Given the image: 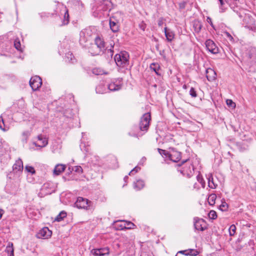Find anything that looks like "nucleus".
Here are the masks:
<instances>
[{
  "instance_id": "4c0bfd02",
  "label": "nucleus",
  "mask_w": 256,
  "mask_h": 256,
  "mask_svg": "<svg viewBox=\"0 0 256 256\" xmlns=\"http://www.w3.org/2000/svg\"><path fill=\"white\" fill-rule=\"evenodd\" d=\"M188 252L186 253L188 256H196L198 254V252L196 250L190 249L188 250Z\"/></svg>"
},
{
  "instance_id": "6e6d98bb",
  "label": "nucleus",
  "mask_w": 256,
  "mask_h": 256,
  "mask_svg": "<svg viewBox=\"0 0 256 256\" xmlns=\"http://www.w3.org/2000/svg\"><path fill=\"white\" fill-rule=\"evenodd\" d=\"M188 252V250H181V251H179L178 252V253H180V254H184L185 256H188V254H186V253Z\"/></svg>"
},
{
  "instance_id": "37998d69",
  "label": "nucleus",
  "mask_w": 256,
  "mask_h": 256,
  "mask_svg": "<svg viewBox=\"0 0 256 256\" xmlns=\"http://www.w3.org/2000/svg\"><path fill=\"white\" fill-rule=\"evenodd\" d=\"M72 170L78 173L82 172V168L80 166H75L74 168H72Z\"/></svg>"
},
{
  "instance_id": "e2e57ef3",
  "label": "nucleus",
  "mask_w": 256,
  "mask_h": 256,
  "mask_svg": "<svg viewBox=\"0 0 256 256\" xmlns=\"http://www.w3.org/2000/svg\"><path fill=\"white\" fill-rule=\"evenodd\" d=\"M182 87L184 89H186V84L184 85Z\"/></svg>"
},
{
  "instance_id": "603ef678",
  "label": "nucleus",
  "mask_w": 256,
  "mask_h": 256,
  "mask_svg": "<svg viewBox=\"0 0 256 256\" xmlns=\"http://www.w3.org/2000/svg\"><path fill=\"white\" fill-rule=\"evenodd\" d=\"M139 27L142 30H144L146 27V24H144V22H142L140 24Z\"/></svg>"
},
{
  "instance_id": "f3484780",
  "label": "nucleus",
  "mask_w": 256,
  "mask_h": 256,
  "mask_svg": "<svg viewBox=\"0 0 256 256\" xmlns=\"http://www.w3.org/2000/svg\"><path fill=\"white\" fill-rule=\"evenodd\" d=\"M110 46L109 48L108 46L105 48L104 53L108 58H112L114 54V44L111 43Z\"/></svg>"
},
{
  "instance_id": "5701e85b",
  "label": "nucleus",
  "mask_w": 256,
  "mask_h": 256,
  "mask_svg": "<svg viewBox=\"0 0 256 256\" xmlns=\"http://www.w3.org/2000/svg\"><path fill=\"white\" fill-rule=\"evenodd\" d=\"M64 8L65 10V12H64V19L62 20V24H61V26L67 25L69 23V21H70V20H69L70 16H69L68 10L67 9L66 6H64Z\"/></svg>"
},
{
  "instance_id": "0e129e2a",
  "label": "nucleus",
  "mask_w": 256,
  "mask_h": 256,
  "mask_svg": "<svg viewBox=\"0 0 256 256\" xmlns=\"http://www.w3.org/2000/svg\"><path fill=\"white\" fill-rule=\"evenodd\" d=\"M46 188V184H44L43 186V188Z\"/></svg>"
},
{
  "instance_id": "a878e982",
  "label": "nucleus",
  "mask_w": 256,
  "mask_h": 256,
  "mask_svg": "<svg viewBox=\"0 0 256 256\" xmlns=\"http://www.w3.org/2000/svg\"><path fill=\"white\" fill-rule=\"evenodd\" d=\"M144 182L142 180H138L134 184V188L137 190L142 188L144 186Z\"/></svg>"
},
{
  "instance_id": "f03ea898",
  "label": "nucleus",
  "mask_w": 256,
  "mask_h": 256,
  "mask_svg": "<svg viewBox=\"0 0 256 256\" xmlns=\"http://www.w3.org/2000/svg\"><path fill=\"white\" fill-rule=\"evenodd\" d=\"M92 202L88 199L78 197L74 203V206L78 208L92 210Z\"/></svg>"
},
{
  "instance_id": "7ed1b4c3",
  "label": "nucleus",
  "mask_w": 256,
  "mask_h": 256,
  "mask_svg": "<svg viewBox=\"0 0 256 256\" xmlns=\"http://www.w3.org/2000/svg\"><path fill=\"white\" fill-rule=\"evenodd\" d=\"M186 164L182 167V170H180V172L188 178H190L194 173V168L191 162L188 160H183L182 164Z\"/></svg>"
},
{
  "instance_id": "79ce46f5",
  "label": "nucleus",
  "mask_w": 256,
  "mask_h": 256,
  "mask_svg": "<svg viewBox=\"0 0 256 256\" xmlns=\"http://www.w3.org/2000/svg\"><path fill=\"white\" fill-rule=\"evenodd\" d=\"M22 136H23V140L26 141L28 138V136H30V131L28 130H26V131H24L23 132H22Z\"/></svg>"
},
{
  "instance_id": "2eb2a0df",
  "label": "nucleus",
  "mask_w": 256,
  "mask_h": 256,
  "mask_svg": "<svg viewBox=\"0 0 256 256\" xmlns=\"http://www.w3.org/2000/svg\"><path fill=\"white\" fill-rule=\"evenodd\" d=\"M38 140L40 141V144H36V143L34 142V144H35V146H36L44 148L48 144V142L46 138L45 137H44L42 134L38 135Z\"/></svg>"
},
{
  "instance_id": "f257e3e1",
  "label": "nucleus",
  "mask_w": 256,
  "mask_h": 256,
  "mask_svg": "<svg viewBox=\"0 0 256 256\" xmlns=\"http://www.w3.org/2000/svg\"><path fill=\"white\" fill-rule=\"evenodd\" d=\"M130 56L128 52L122 51L114 56V60L118 67L127 68L129 65Z\"/></svg>"
},
{
  "instance_id": "7c9ffc66",
  "label": "nucleus",
  "mask_w": 256,
  "mask_h": 256,
  "mask_svg": "<svg viewBox=\"0 0 256 256\" xmlns=\"http://www.w3.org/2000/svg\"><path fill=\"white\" fill-rule=\"evenodd\" d=\"M14 46L17 50L20 52L22 51V48L21 47L20 40L18 38H16L15 39L14 42Z\"/></svg>"
},
{
  "instance_id": "c756f323",
  "label": "nucleus",
  "mask_w": 256,
  "mask_h": 256,
  "mask_svg": "<svg viewBox=\"0 0 256 256\" xmlns=\"http://www.w3.org/2000/svg\"><path fill=\"white\" fill-rule=\"evenodd\" d=\"M66 216V213L64 211H62L55 218V220L60 222Z\"/></svg>"
},
{
  "instance_id": "6e6552de",
  "label": "nucleus",
  "mask_w": 256,
  "mask_h": 256,
  "mask_svg": "<svg viewBox=\"0 0 256 256\" xmlns=\"http://www.w3.org/2000/svg\"><path fill=\"white\" fill-rule=\"evenodd\" d=\"M91 254L94 256H105L110 254V249L108 247L92 249Z\"/></svg>"
},
{
  "instance_id": "dca6fc26",
  "label": "nucleus",
  "mask_w": 256,
  "mask_h": 256,
  "mask_svg": "<svg viewBox=\"0 0 256 256\" xmlns=\"http://www.w3.org/2000/svg\"><path fill=\"white\" fill-rule=\"evenodd\" d=\"M206 76L208 81H212L216 78V74L214 70L209 68L206 70Z\"/></svg>"
},
{
  "instance_id": "473e14b6",
  "label": "nucleus",
  "mask_w": 256,
  "mask_h": 256,
  "mask_svg": "<svg viewBox=\"0 0 256 256\" xmlns=\"http://www.w3.org/2000/svg\"><path fill=\"white\" fill-rule=\"evenodd\" d=\"M158 151L162 156H165L166 158H168L170 152L160 148H158Z\"/></svg>"
},
{
  "instance_id": "3c124183",
  "label": "nucleus",
  "mask_w": 256,
  "mask_h": 256,
  "mask_svg": "<svg viewBox=\"0 0 256 256\" xmlns=\"http://www.w3.org/2000/svg\"><path fill=\"white\" fill-rule=\"evenodd\" d=\"M218 1L220 2V9L221 10L220 12H224L222 6L224 4V2L223 0H218Z\"/></svg>"
},
{
  "instance_id": "39448f33",
  "label": "nucleus",
  "mask_w": 256,
  "mask_h": 256,
  "mask_svg": "<svg viewBox=\"0 0 256 256\" xmlns=\"http://www.w3.org/2000/svg\"><path fill=\"white\" fill-rule=\"evenodd\" d=\"M151 120V116L150 112L143 114L140 118L139 128L142 131H147L149 127L150 122Z\"/></svg>"
},
{
  "instance_id": "8fccbe9b",
  "label": "nucleus",
  "mask_w": 256,
  "mask_h": 256,
  "mask_svg": "<svg viewBox=\"0 0 256 256\" xmlns=\"http://www.w3.org/2000/svg\"><path fill=\"white\" fill-rule=\"evenodd\" d=\"M186 5V2H182L179 4V8L180 9H184L185 8Z\"/></svg>"
},
{
  "instance_id": "f704fd0d",
  "label": "nucleus",
  "mask_w": 256,
  "mask_h": 256,
  "mask_svg": "<svg viewBox=\"0 0 256 256\" xmlns=\"http://www.w3.org/2000/svg\"><path fill=\"white\" fill-rule=\"evenodd\" d=\"M197 180L202 184V188H204L205 186V182L204 178L202 177V176L200 174H198L196 176Z\"/></svg>"
},
{
  "instance_id": "c03bdc74",
  "label": "nucleus",
  "mask_w": 256,
  "mask_h": 256,
  "mask_svg": "<svg viewBox=\"0 0 256 256\" xmlns=\"http://www.w3.org/2000/svg\"><path fill=\"white\" fill-rule=\"evenodd\" d=\"M54 14H56V13H52V14H50V13H46V12H42L40 14V16L42 18H44V17H48L50 16H54Z\"/></svg>"
},
{
  "instance_id": "ddd939ff",
  "label": "nucleus",
  "mask_w": 256,
  "mask_h": 256,
  "mask_svg": "<svg viewBox=\"0 0 256 256\" xmlns=\"http://www.w3.org/2000/svg\"><path fill=\"white\" fill-rule=\"evenodd\" d=\"M94 44L99 48L103 52L105 50V42L103 39L101 38L100 36H96L94 39Z\"/></svg>"
},
{
  "instance_id": "72a5a7b5",
  "label": "nucleus",
  "mask_w": 256,
  "mask_h": 256,
  "mask_svg": "<svg viewBox=\"0 0 256 256\" xmlns=\"http://www.w3.org/2000/svg\"><path fill=\"white\" fill-rule=\"evenodd\" d=\"M73 58L74 56L70 52H68L66 54V58L68 59V62L74 63V59Z\"/></svg>"
},
{
  "instance_id": "20e7f679",
  "label": "nucleus",
  "mask_w": 256,
  "mask_h": 256,
  "mask_svg": "<svg viewBox=\"0 0 256 256\" xmlns=\"http://www.w3.org/2000/svg\"><path fill=\"white\" fill-rule=\"evenodd\" d=\"M92 32L88 29H84L80 33V44L83 47L86 46V43L89 42Z\"/></svg>"
},
{
  "instance_id": "4be33fe9",
  "label": "nucleus",
  "mask_w": 256,
  "mask_h": 256,
  "mask_svg": "<svg viewBox=\"0 0 256 256\" xmlns=\"http://www.w3.org/2000/svg\"><path fill=\"white\" fill-rule=\"evenodd\" d=\"M124 225H120V229H132L134 228L136 225L132 222H128V221H124Z\"/></svg>"
},
{
  "instance_id": "bf43d9fd",
  "label": "nucleus",
  "mask_w": 256,
  "mask_h": 256,
  "mask_svg": "<svg viewBox=\"0 0 256 256\" xmlns=\"http://www.w3.org/2000/svg\"><path fill=\"white\" fill-rule=\"evenodd\" d=\"M82 146H84V144H83L82 142V143L80 144V148H81V149H82Z\"/></svg>"
},
{
  "instance_id": "338daca9",
  "label": "nucleus",
  "mask_w": 256,
  "mask_h": 256,
  "mask_svg": "<svg viewBox=\"0 0 256 256\" xmlns=\"http://www.w3.org/2000/svg\"><path fill=\"white\" fill-rule=\"evenodd\" d=\"M86 151L88 152V148L86 149Z\"/></svg>"
},
{
  "instance_id": "aec40b11",
  "label": "nucleus",
  "mask_w": 256,
  "mask_h": 256,
  "mask_svg": "<svg viewBox=\"0 0 256 256\" xmlns=\"http://www.w3.org/2000/svg\"><path fill=\"white\" fill-rule=\"evenodd\" d=\"M202 28L201 22L198 20H195L193 22V28L195 32L198 33Z\"/></svg>"
},
{
  "instance_id": "9b49d317",
  "label": "nucleus",
  "mask_w": 256,
  "mask_h": 256,
  "mask_svg": "<svg viewBox=\"0 0 256 256\" xmlns=\"http://www.w3.org/2000/svg\"><path fill=\"white\" fill-rule=\"evenodd\" d=\"M168 158L173 162H176L181 159V153L172 148L170 152Z\"/></svg>"
},
{
  "instance_id": "412c9836",
  "label": "nucleus",
  "mask_w": 256,
  "mask_h": 256,
  "mask_svg": "<svg viewBox=\"0 0 256 256\" xmlns=\"http://www.w3.org/2000/svg\"><path fill=\"white\" fill-rule=\"evenodd\" d=\"M122 88V85L112 82L108 85V88L110 91H116L120 90Z\"/></svg>"
},
{
  "instance_id": "052dcab7",
  "label": "nucleus",
  "mask_w": 256,
  "mask_h": 256,
  "mask_svg": "<svg viewBox=\"0 0 256 256\" xmlns=\"http://www.w3.org/2000/svg\"><path fill=\"white\" fill-rule=\"evenodd\" d=\"M128 178V176H124V180L125 182H126V180H127Z\"/></svg>"
},
{
  "instance_id": "cd10ccee",
  "label": "nucleus",
  "mask_w": 256,
  "mask_h": 256,
  "mask_svg": "<svg viewBox=\"0 0 256 256\" xmlns=\"http://www.w3.org/2000/svg\"><path fill=\"white\" fill-rule=\"evenodd\" d=\"M216 196L214 194H210L208 198V202L210 205L213 206L215 204Z\"/></svg>"
},
{
  "instance_id": "2f4dec72",
  "label": "nucleus",
  "mask_w": 256,
  "mask_h": 256,
  "mask_svg": "<svg viewBox=\"0 0 256 256\" xmlns=\"http://www.w3.org/2000/svg\"><path fill=\"white\" fill-rule=\"evenodd\" d=\"M208 186L211 188H216V184L214 182V180L212 176H210L208 178Z\"/></svg>"
},
{
  "instance_id": "1a4fd4ad",
  "label": "nucleus",
  "mask_w": 256,
  "mask_h": 256,
  "mask_svg": "<svg viewBox=\"0 0 256 256\" xmlns=\"http://www.w3.org/2000/svg\"><path fill=\"white\" fill-rule=\"evenodd\" d=\"M52 232L48 227H44L39 230L36 234V237L38 238L46 239L50 238Z\"/></svg>"
},
{
  "instance_id": "9d476101",
  "label": "nucleus",
  "mask_w": 256,
  "mask_h": 256,
  "mask_svg": "<svg viewBox=\"0 0 256 256\" xmlns=\"http://www.w3.org/2000/svg\"><path fill=\"white\" fill-rule=\"evenodd\" d=\"M207 50L213 54H216L218 52V48L211 40H208L205 42Z\"/></svg>"
},
{
  "instance_id": "4468645a",
  "label": "nucleus",
  "mask_w": 256,
  "mask_h": 256,
  "mask_svg": "<svg viewBox=\"0 0 256 256\" xmlns=\"http://www.w3.org/2000/svg\"><path fill=\"white\" fill-rule=\"evenodd\" d=\"M23 170V163L20 159L16 160L12 166V170L14 173L20 172Z\"/></svg>"
},
{
  "instance_id": "b1692460",
  "label": "nucleus",
  "mask_w": 256,
  "mask_h": 256,
  "mask_svg": "<svg viewBox=\"0 0 256 256\" xmlns=\"http://www.w3.org/2000/svg\"><path fill=\"white\" fill-rule=\"evenodd\" d=\"M150 68L151 70L154 72L158 76H160V74L159 72L160 67L158 64L152 63L150 64Z\"/></svg>"
},
{
  "instance_id": "423d86ee",
  "label": "nucleus",
  "mask_w": 256,
  "mask_h": 256,
  "mask_svg": "<svg viewBox=\"0 0 256 256\" xmlns=\"http://www.w3.org/2000/svg\"><path fill=\"white\" fill-rule=\"evenodd\" d=\"M42 84V80L39 76H34L30 80V85L34 91L37 90Z\"/></svg>"
},
{
  "instance_id": "bb28decb",
  "label": "nucleus",
  "mask_w": 256,
  "mask_h": 256,
  "mask_svg": "<svg viewBox=\"0 0 256 256\" xmlns=\"http://www.w3.org/2000/svg\"><path fill=\"white\" fill-rule=\"evenodd\" d=\"M6 250L9 254L8 256H14L12 243H8V246L6 248Z\"/></svg>"
},
{
  "instance_id": "864d4df0",
  "label": "nucleus",
  "mask_w": 256,
  "mask_h": 256,
  "mask_svg": "<svg viewBox=\"0 0 256 256\" xmlns=\"http://www.w3.org/2000/svg\"><path fill=\"white\" fill-rule=\"evenodd\" d=\"M163 24H164V22H163L162 18L159 19L158 21V26H162Z\"/></svg>"
},
{
  "instance_id": "680f3d73",
  "label": "nucleus",
  "mask_w": 256,
  "mask_h": 256,
  "mask_svg": "<svg viewBox=\"0 0 256 256\" xmlns=\"http://www.w3.org/2000/svg\"><path fill=\"white\" fill-rule=\"evenodd\" d=\"M2 212H0V219H1V218H2Z\"/></svg>"
},
{
  "instance_id": "13d9d810",
  "label": "nucleus",
  "mask_w": 256,
  "mask_h": 256,
  "mask_svg": "<svg viewBox=\"0 0 256 256\" xmlns=\"http://www.w3.org/2000/svg\"><path fill=\"white\" fill-rule=\"evenodd\" d=\"M226 36L230 40L233 39V38L232 37V36L230 35V34L229 32H226Z\"/></svg>"
},
{
  "instance_id": "09e8293b",
  "label": "nucleus",
  "mask_w": 256,
  "mask_h": 256,
  "mask_svg": "<svg viewBox=\"0 0 256 256\" xmlns=\"http://www.w3.org/2000/svg\"><path fill=\"white\" fill-rule=\"evenodd\" d=\"M206 21L208 23L210 24V25L212 26V27L215 30V27L214 25L212 24V20L210 17H208L206 18Z\"/></svg>"
},
{
  "instance_id": "a18cd8bd",
  "label": "nucleus",
  "mask_w": 256,
  "mask_h": 256,
  "mask_svg": "<svg viewBox=\"0 0 256 256\" xmlns=\"http://www.w3.org/2000/svg\"><path fill=\"white\" fill-rule=\"evenodd\" d=\"M26 170L30 173L34 174L35 172L34 168L32 166H26Z\"/></svg>"
},
{
  "instance_id": "6ab92c4d",
  "label": "nucleus",
  "mask_w": 256,
  "mask_h": 256,
  "mask_svg": "<svg viewBox=\"0 0 256 256\" xmlns=\"http://www.w3.org/2000/svg\"><path fill=\"white\" fill-rule=\"evenodd\" d=\"M66 168V166L62 164H58L54 170V174L58 176L63 172Z\"/></svg>"
},
{
  "instance_id": "4d7b16f0",
  "label": "nucleus",
  "mask_w": 256,
  "mask_h": 256,
  "mask_svg": "<svg viewBox=\"0 0 256 256\" xmlns=\"http://www.w3.org/2000/svg\"><path fill=\"white\" fill-rule=\"evenodd\" d=\"M100 86H98L97 87H96V90L97 93H102V92L100 90Z\"/></svg>"
},
{
  "instance_id": "5fc2aeb1",
  "label": "nucleus",
  "mask_w": 256,
  "mask_h": 256,
  "mask_svg": "<svg viewBox=\"0 0 256 256\" xmlns=\"http://www.w3.org/2000/svg\"><path fill=\"white\" fill-rule=\"evenodd\" d=\"M128 135L131 136H134V137H138V134L136 133H132V132H128Z\"/></svg>"
},
{
  "instance_id": "e433bc0d",
  "label": "nucleus",
  "mask_w": 256,
  "mask_h": 256,
  "mask_svg": "<svg viewBox=\"0 0 256 256\" xmlns=\"http://www.w3.org/2000/svg\"><path fill=\"white\" fill-rule=\"evenodd\" d=\"M236 232V226L234 224H232L229 228V232L230 236L234 235Z\"/></svg>"
},
{
  "instance_id": "a211bd4d",
  "label": "nucleus",
  "mask_w": 256,
  "mask_h": 256,
  "mask_svg": "<svg viewBox=\"0 0 256 256\" xmlns=\"http://www.w3.org/2000/svg\"><path fill=\"white\" fill-rule=\"evenodd\" d=\"M164 31L166 40L169 42H171L174 38V32L170 30H168L166 27L164 28Z\"/></svg>"
},
{
  "instance_id": "c9c22d12",
  "label": "nucleus",
  "mask_w": 256,
  "mask_h": 256,
  "mask_svg": "<svg viewBox=\"0 0 256 256\" xmlns=\"http://www.w3.org/2000/svg\"><path fill=\"white\" fill-rule=\"evenodd\" d=\"M220 209L222 211H226L228 209V204L224 201L222 202L220 206Z\"/></svg>"
},
{
  "instance_id": "f8f14e48",
  "label": "nucleus",
  "mask_w": 256,
  "mask_h": 256,
  "mask_svg": "<svg viewBox=\"0 0 256 256\" xmlns=\"http://www.w3.org/2000/svg\"><path fill=\"white\" fill-rule=\"evenodd\" d=\"M88 52L93 56L100 55L104 53L94 44L88 48Z\"/></svg>"
},
{
  "instance_id": "a19ab883",
  "label": "nucleus",
  "mask_w": 256,
  "mask_h": 256,
  "mask_svg": "<svg viewBox=\"0 0 256 256\" xmlns=\"http://www.w3.org/2000/svg\"><path fill=\"white\" fill-rule=\"evenodd\" d=\"M140 168L136 166L135 168H134L128 174V175L132 176L134 175L136 172H138L139 170H140Z\"/></svg>"
},
{
  "instance_id": "49530a36",
  "label": "nucleus",
  "mask_w": 256,
  "mask_h": 256,
  "mask_svg": "<svg viewBox=\"0 0 256 256\" xmlns=\"http://www.w3.org/2000/svg\"><path fill=\"white\" fill-rule=\"evenodd\" d=\"M4 126V119L2 116H0V128L2 130H4V128H3V126Z\"/></svg>"
},
{
  "instance_id": "de8ad7c7",
  "label": "nucleus",
  "mask_w": 256,
  "mask_h": 256,
  "mask_svg": "<svg viewBox=\"0 0 256 256\" xmlns=\"http://www.w3.org/2000/svg\"><path fill=\"white\" fill-rule=\"evenodd\" d=\"M226 104L228 106H234L235 104L232 102L231 100H226Z\"/></svg>"
},
{
  "instance_id": "0eeeda50",
  "label": "nucleus",
  "mask_w": 256,
  "mask_h": 256,
  "mask_svg": "<svg viewBox=\"0 0 256 256\" xmlns=\"http://www.w3.org/2000/svg\"><path fill=\"white\" fill-rule=\"evenodd\" d=\"M194 226L196 230L200 231H204L207 228L206 221L198 218H194Z\"/></svg>"
},
{
  "instance_id": "393cba45",
  "label": "nucleus",
  "mask_w": 256,
  "mask_h": 256,
  "mask_svg": "<svg viewBox=\"0 0 256 256\" xmlns=\"http://www.w3.org/2000/svg\"><path fill=\"white\" fill-rule=\"evenodd\" d=\"M110 26L112 30L114 32H117L119 30V26L118 24L112 21L111 19L110 20Z\"/></svg>"
},
{
  "instance_id": "69168bd1",
  "label": "nucleus",
  "mask_w": 256,
  "mask_h": 256,
  "mask_svg": "<svg viewBox=\"0 0 256 256\" xmlns=\"http://www.w3.org/2000/svg\"><path fill=\"white\" fill-rule=\"evenodd\" d=\"M239 16L242 18V16L241 14H239Z\"/></svg>"
},
{
  "instance_id": "c85d7f7f",
  "label": "nucleus",
  "mask_w": 256,
  "mask_h": 256,
  "mask_svg": "<svg viewBox=\"0 0 256 256\" xmlns=\"http://www.w3.org/2000/svg\"><path fill=\"white\" fill-rule=\"evenodd\" d=\"M92 73L96 75H102L103 74H107L108 72L100 68H94L92 70Z\"/></svg>"
},
{
  "instance_id": "58836bf2",
  "label": "nucleus",
  "mask_w": 256,
  "mask_h": 256,
  "mask_svg": "<svg viewBox=\"0 0 256 256\" xmlns=\"http://www.w3.org/2000/svg\"><path fill=\"white\" fill-rule=\"evenodd\" d=\"M189 94L192 98H196L197 96V92L194 88L192 87L190 88Z\"/></svg>"
},
{
  "instance_id": "ea45409f",
  "label": "nucleus",
  "mask_w": 256,
  "mask_h": 256,
  "mask_svg": "<svg viewBox=\"0 0 256 256\" xmlns=\"http://www.w3.org/2000/svg\"><path fill=\"white\" fill-rule=\"evenodd\" d=\"M208 217L212 220H215L217 218V214L215 211L210 210L208 213Z\"/></svg>"
}]
</instances>
